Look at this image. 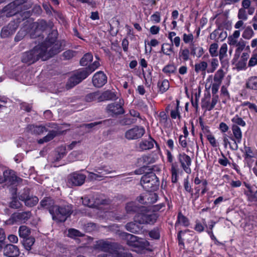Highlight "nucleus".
I'll list each match as a JSON object with an SVG mask.
<instances>
[{"label": "nucleus", "instance_id": "nucleus-1", "mask_svg": "<svg viewBox=\"0 0 257 257\" xmlns=\"http://www.w3.org/2000/svg\"><path fill=\"white\" fill-rule=\"evenodd\" d=\"M56 49L50 50V52H46L40 45L35 46L33 49L25 52L22 56V61L23 63L29 65L34 63L39 59H41L45 61L54 56V54L57 52Z\"/></svg>", "mask_w": 257, "mask_h": 257}, {"label": "nucleus", "instance_id": "nucleus-2", "mask_svg": "<svg viewBox=\"0 0 257 257\" xmlns=\"http://www.w3.org/2000/svg\"><path fill=\"white\" fill-rule=\"evenodd\" d=\"M53 24L51 22H46L44 20H40L37 22L31 23L29 26V31L31 38L34 39L41 36L45 31L50 32L53 29Z\"/></svg>", "mask_w": 257, "mask_h": 257}, {"label": "nucleus", "instance_id": "nucleus-3", "mask_svg": "<svg viewBox=\"0 0 257 257\" xmlns=\"http://www.w3.org/2000/svg\"><path fill=\"white\" fill-rule=\"evenodd\" d=\"M50 31L51 33H49L46 41L41 44L40 45L48 52H50L51 50H54V48L58 49L57 50L58 52L54 54V55H55L61 51L62 42L57 40L58 36L57 30L52 29Z\"/></svg>", "mask_w": 257, "mask_h": 257}, {"label": "nucleus", "instance_id": "nucleus-4", "mask_svg": "<svg viewBox=\"0 0 257 257\" xmlns=\"http://www.w3.org/2000/svg\"><path fill=\"white\" fill-rule=\"evenodd\" d=\"M51 215L53 220L57 222H64L72 213L71 205H64L59 206L56 205L54 210H51Z\"/></svg>", "mask_w": 257, "mask_h": 257}, {"label": "nucleus", "instance_id": "nucleus-5", "mask_svg": "<svg viewBox=\"0 0 257 257\" xmlns=\"http://www.w3.org/2000/svg\"><path fill=\"white\" fill-rule=\"evenodd\" d=\"M145 173L141 180L143 187L148 192L157 190L160 184L159 178L154 173Z\"/></svg>", "mask_w": 257, "mask_h": 257}, {"label": "nucleus", "instance_id": "nucleus-6", "mask_svg": "<svg viewBox=\"0 0 257 257\" xmlns=\"http://www.w3.org/2000/svg\"><path fill=\"white\" fill-rule=\"evenodd\" d=\"M158 214L157 213L151 211L141 212L135 216V222L140 224H154L158 218Z\"/></svg>", "mask_w": 257, "mask_h": 257}, {"label": "nucleus", "instance_id": "nucleus-7", "mask_svg": "<svg viewBox=\"0 0 257 257\" xmlns=\"http://www.w3.org/2000/svg\"><path fill=\"white\" fill-rule=\"evenodd\" d=\"M22 182V179L18 177L15 172L12 170H6L3 172V177L0 176V184L5 182L10 186H17Z\"/></svg>", "mask_w": 257, "mask_h": 257}, {"label": "nucleus", "instance_id": "nucleus-8", "mask_svg": "<svg viewBox=\"0 0 257 257\" xmlns=\"http://www.w3.org/2000/svg\"><path fill=\"white\" fill-rule=\"evenodd\" d=\"M32 215L30 211H25L22 212H15L12 214L10 218L7 220L10 224H14L17 223H25Z\"/></svg>", "mask_w": 257, "mask_h": 257}, {"label": "nucleus", "instance_id": "nucleus-9", "mask_svg": "<svg viewBox=\"0 0 257 257\" xmlns=\"http://www.w3.org/2000/svg\"><path fill=\"white\" fill-rule=\"evenodd\" d=\"M145 130L143 126H136L125 133V138L128 140H137L143 137Z\"/></svg>", "mask_w": 257, "mask_h": 257}, {"label": "nucleus", "instance_id": "nucleus-10", "mask_svg": "<svg viewBox=\"0 0 257 257\" xmlns=\"http://www.w3.org/2000/svg\"><path fill=\"white\" fill-rule=\"evenodd\" d=\"M96 247L102 251L103 253H106L112 249H120V245L115 242L100 240L97 242Z\"/></svg>", "mask_w": 257, "mask_h": 257}, {"label": "nucleus", "instance_id": "nucleus-11", "mask_svg": "<svg viewBox=\"0 0 257 257\" xmlns=\"http://www.w3.org/2000/svg\"><path fill=\"white\" fill-rule=\"evenodd\" d=\"M242 113L249 115V112L247 109H242L239 114H236L231 119L232 124L231 126L244 127L246 126V122L244 119L246 118V116L242 115Z\"/></svg>", "mask_w": 257, "mask_h": 257}, {"label": "nucleus", "instance_id": "nucleus-12", "mask_svg": "<svg viewBox=\"0 0 257 257\" xmlns=\"http://www.w3.org/2000/svg\"><path fill=\"white\" fill-rule=\"evenodd\" d=\"M124 249L120 245V249H112L106 253H101L97 257H133L130 253L123 251Z\"/></svg>", "mask_w": 257, "mask_h": 257}, {"label": "nucleus", "instance_id": "nucleus-13", "mask_svg": "<svg viewBox=\"0 0 257 257\" xmlns=\"http://www.w3.org/2000/svg\"><path fill=\"white\" fill-rule=\"evenodd\" d=\"M86 176L82 174L74 173L68 177V183L72 186H79L84 184Z\"/></svg>", "mask_w": 257, "mask_h": 257}, {"label": "nucleus", "instance_id": "nucleus-14", "mask_svg": "<svg viewBox=\"0 0 257 257\" xmlns=\"http://www.w3.org/2000/svg\"><path fill=\"white\" fill-rule=\"evenodd\" d=\"M138 201L143 204L150 205L155 203L158 199V195L155 193H147L138 197Z\"/></svg>", "mask_w": 257, "mask_h": 257}, {"label": "nucleus", "instance_id": "nucleus-15", "mask_svg": "<svg viewBox=\"0 0 257 257\" xmlns=\"http://www.w3.org/2000/svg\"><path fill=\"white\" fill-rule=\"evenodd\" d=\"M107 82V77L103 72L100 71L94 74L92 77V83L96 87H101Z\"/></svg>", "mask_w": 257, "mask_h": 257}, {"label": "nucleus", "instance_id": "nucleus-16", "mask_svg": "<svg viewBox=\"0 0 257 257\" xmlns=\"http://www.w3.org/2000/svg\"><path fill=\"white\" fill-rule=\"evenodd\" d=\"M231 128L232 132L233 137L230 138L233 142L234 150H236L238 148L237 144L240 143L242 140V132L239 126H231Z\"/></svg>", "mask_w": 257, "mask_h": 257}, {"label": "nucleus", "instance_id": "nucleus-17", "mask_svg": "<svg viewBox=\"0 0 257 257\" xmlns=\"http://www.w3.org/2000/svg\"><path fill=\"white\" fill-rule=\"evenodd\" d=\"M107 110L108 113H111L112 116L121 114L124 112L120 101L119 103L113 102L108 104L107 106Z\"/></svg>", "mask_w": 257, "mask_h": 257}, {"label": "nucleus", "instance_id": "nucleus-18", "mask_svg": "<svg viewBox=\"0 0 257 257\" xmlns=\"http://www.w3.org/2000/svg\"><path fill=\"white\" fill-rule=\"evenodd\" d=\"M125 210L127 214L140 213V212H143L145 210L144 206H140L135 202H130L126 203Z\"/></svg>", "mask_w": 257, "mask_h": 257}, {"label": "nucleus", "instance_id": "nucleus-19", "mask_svg": "<svg viewBox=\"0 0 257 257\" xmlns=\"http://www.w3.org/2000/svg\"><path fill=\"white\" fill-rule=\"evenodd\" d=\"M20 253L18 246L13 244H7L4 248V254L8 257H17Z\"/></svg>", "mask_w": 257, "mask_h": 257}, {"label": "nucleus", "instance_id": "nucleus-20", "mask_svg": "<svg viewBox=\"0 0 257 257\" xmlns=\"http://www.w3.org/2000/svg\"><path fill=\"white\" fill-rule=\"evenodd\" d=\"M161 168L159 166L153 165L150 162L147 165H144L140 169L135 171L136 174H142L144 173H153V172H160Z\"/></svg>", "mask_w": 257, "mask_h": 257}, {"label": "nucleus", "instance_id": "nucleus-21", "mask_svg": "<svg viewBox=\"0 0 257 257\" xmlns=\"http://www.w3.org/2000/svg\"><path fill=\"white\" fill-rule=\"evenodd\" d=\"M40 206L41 208L48 209L49 213L51 214L52 212L51 210H54V207L56 206L54 204V201L51 197H44L40 201Z\"/></svg>", "mask_w": 257, "mask_h": 257}, {"label": "nucleus", "instance_id": "nucleus-22", "mask_svg": "<svg viewBox=\"0 0 257 257\" xmlns=\"http://www.w3.org/2000/svg\"><path fill=\"white\" fill-rule=\"evenodd\" d=\"M121 236L122 238L126 240L127 244L129 246L136 247V245H137L139 238L138 236L126 232H122L121 233Z\"/></svg>", "mask_w": 257, "mask_h": 257}, {"label": "nucleus", "instance_id": "nucleus-23", "mask_svg": "<svg viewBox=\"0 0 257 257\" xmlns=\"http://www.w3.org/2000/svg\"><path fill=\"white\" fill-rule=\"evenodd\" d=\"M227 51V45L226 43H224L221 45L219 53V60L222 64L225 65L228 63Z\"/></svg>", "mask_w": 257, "mask_h": 257}, {"label": "nucleus", "instance_id": "nucleus-24", "mask_svg": "<svg viewBox=\"0 0 257 257\" xmlns=\"http://www.w3.org/2000/svg\"><path fill=\"white\" fill-rule=\"evenodd\" d=\"M95 171L100 174V175H98L95 173H91L90 177L92 179H97L98 178H102L104 177V176L110 172V171L108 170V169L105 167L102 168H96L95 169Z\"/></svg>", "mask_w": 257, "mask_h": 257}, {"label": "nucleus", "instance_id": "nucleus-25", "mask_svg": "<svg viewBox=\"0 0 257 257\" xmlns=\"http://www.w3.org/2000/svg\"><path fill=\"white\" fill-rule=\"evenodd\" d=\"M190 50L191 55L198 58L201 57L204 53V50L202 47L196 46L194 44L190 45Z\"/></svg>", "mask_w": 257, "mask_h": 257}, {"label": "nucleus", "instance_id": "nucleus-26", "mask_svg": "<svg viewBox=\"0 0 257 257\" xmlns=\"http://www.w3.org/2000/svg\"><path fill=\"white\" fill-rule=\"evenodd\" d=\"M116 98V95L113 91L106 90L102 93H99V101L114 100Z\"/></svg>", "mask_w": 257, "mask_h": 257}, {"label": "nucleus", "instance_id": "nucleus-27", "mask_svg": "<svg viewBox=\"0 0 257 257\" xmlns=\"http://www.w3.org/2000/svg\"><path fill=\"white\" fill-rule=\"evenodd\" d=\"M154 143H156L155 141L150 137L148 140L142 141L140 143L139 147L142 150H150L153 148Z\"/></svg>", "mask_w": 257, "mask_h": 257}, {"label": "nucleus", "instance_id": "nucleus-28", "mask_svg": "<svg viewBox=\"0 0 257 257\" xmlns=\"http://www.w3.org/2000/svg\"><path fill=\"white\" fill-rule=\"evenodd\" d=\"M17 5L18 2H14L9 4L4 8L5 11L10 10V12H8L7 14V17H11L18 13V10L17 9Z\"/></svg>", "mask_w": 257, "mask_h": 257}, {"label": "nucleus", "instance_id": "nucleus-29", "mask_svg": "<svg viewBox=\"0 0 257 257\" xmlns=\"http://www.w3.org/2000/svg\"><path fill=\"white\" fill-rule=\"evenodd\" d=\"M28 128L32 134L35 135H40L47 132L46 128L42 125H30L28 126Z\"/></svg>", "mask_w": 257, "mask_h": 257}, {"label": "nucleus", "instance_id": "nucleus-30", "mask_svg": "<svg viewBox=\"0 0 257 257\" xmlns=\"http://www.w3.org/2000/svg\"><path fill=\"white\" fill-rule=\"evenodd\" d=\"M125 228L133 233H138L141 230L140 226L135 222H130L125 225Z\"/></svg>", "mask_w": 257, "mask_h": 257}, {"label": "nucleus", "instance_id": "nucleus-31", "mask_svg": "<svg viewBox=\"0 0 257 257\" xmlns=\"http://www.w3.org/2000/svg\"><path fill=\"white\" fill-rule=\"evenodd\" d=\"M190 51L187 48H181L179 52V59L181 61H187L189 59Z\"/></svg>", "mask_w": 257, "mask_h": 257}, {"label": "nucleus", "instance_id": "nucleus-32", "mask_svg": "<svg viewBox=\"0 0 257 257\" xmlns=\"http://www.w3.org/2000/svg\"><path fill=\"white\" fill-rule=\"evenodd\" d=\"M179 100H176V103H173L175 105V108L171 111L170 115L173 119H176L177 117L179 119H181V115L180 112Z\"/></svg>", "mask_w": 257, "mask_h": 257}, {"label": "nucleus", "instance_id": "nucleus-33", "mask_svg": "<svg viewBox=\"0 0 257 257\" xmlns=\"http://www.w3.org/2000/svg\"><path fill=\"white\" fill-rule=\"evenodd\" d=\"M208 66V64L205 61H201L198 63H196L195 64L194 69L195 71L198 73L199 72H202V74H205V71L207 69Z\"/></svg>", "mask_w": 257, "mask_h": 257}, {"label": "nucleus", "instance_id": "nucleus-34", "mask_svg": "<svg viewBox=\"0 0 257 257\" xmlns=\"http://www.w3.org/2000/svg\"><path fill=\"white\" fill-rule=\"evenodd\" d=\"M58 134L57 131H50L47 136L44 137L41 139H40L38 141V143L40 144H42L45 142H48L53 140L56 136Z\"/></svg>", "mask_w": 257, "mask_h": 257}, {"label": "nucleus", "instance_id": "nucleus-35", "mask_svg": "<svg viewBox=\"0 0 257 257\" xmlns=\"http://www.w3.org/2000/svg\"><path fill=\"white\" fill-rule=\"evenodd\" d=\"M246 87L252 90H257V76L249 78L246 81Z\"/></svg>", "mask_w": 257, "mask_h": 257}, {"label": "nucleus", "instance_id": "nucleus-36", "mask_svg": "<svg viewBox=\"0 0 257 257\" xmlns=\"http://www.w3.org/2000/svg\"><path fill=\"white\" fill-rule=\"evenodd\" d=\"M75 75L78 77L80 81H82L83 79H85L88 75L91 74V72L87 67L80 69L75 72Z\"/></svg>", "mask_w": 257, "mask_h": 257}, {"label": "nucleus", "instance_id": "nucleus-37", "mask_svg": "<svg viewBox=\"0 0 257 257\" xmlns=\"http://www.w3.org/2000/svg\"><path fill=\"white\" fill-rule=\"evenodd\" d=\"M81 82L80 79L77 77V76L74 74L73 75L71 76L68 79L66 86L68 88H71Z\"/></svg>", "mask_w": 257, "mask_h": 257}, {"label": "nucleus", "instance_id": "nucleus-38", "mask_svg": "<svg viewBox=\"0 0 257 257\" xmlns=\"http://www.w3.org/2000/svg\"><path fill=\"white\" fill-rule=\"evenodd\" d=\"M224 75V72L222 69H220L218 70L214 76V83L221 84Z\"/></svg>", "mask_w": 257, "mask_h": 257}, {"label": "nucleus", "instance_id": "nucleus-39", "mask_svg": "<svg viewBox=\"0 0 257 257\" xmlns=\"http://www.w3.org/2000/svg\"><path fill=\"white\" fill-rule=\"evenodd\" d=\"M29 26L27 27L26 25L22 28L16 36L15 40L16 41H19L22 39L27 33H29V31L30 30H29Z\"/></svg>", "mask_w": 257, "mask_h": 257}, {"label": "nucleus", "instance_id": "nucleus-40", "mask_svg": "<svg viewBox=\"0 0 257 257\" xmlns=\"http://www.w3.org/2000/svg\"><path fill=\"white\" fill-rule=\"evenodd\" d=\"M250 0H242L241 2V8H244L247 10V13L249 15H252L254 12V9L250 7Z\"/></svg>", "mask_w": 257, "mask_h": 257}, {"label": "nucleus", "instance_id": "nucleus-41", "mask_svg": "<svg viewBox=\"0 0 257 257\" xmlns=\"http://www.w3.org/2000/svg\"><path fill=\"white\" fill-rule=\"evenodd\" d=\"M162 71L164 73L169 75L176 72L177 67L173 64H169L163 68Z\"/></svg>", "mask_w": 257, "mask_h": 257}, {"label": "nucleus", "instance_id": "nucleus-42", "mask_svg": "<svg viewBox=\"0 0 257 257\" xmlns=\"http://www.w3.org/2000/svg\"><path fill=\"white\" fill-rule=\"evenodd\" d=\"M31 231L29 228L25 225H22L19 227V236L23 238L27 237L30 234Z\"/></svg>", "mask_w": 257, "mask_h": 257}, {"label": "nucleus", "instance_id": "nucleus-43", "mask_svg": "<svg viewBox=\"0 0 257 257\" xmlns=\"http://www.w3.org/2000/svg\"><path fill=\"white\" fill-rule=\"evenodd\" d=\"M161 50L164 54L170 55L171 53L173 51V43H164L162 45Z\"/></svg>", "mask_w": 257, "mask_h": 257}, {"label": "nucleus", "instance_id": "nucleus-44", "mask_svg": "<svg viewBox=\"0 0 257 257\" xmlns=\"http://www.w3.org/2000/svg\"><path fill=\"white\" fill-rule=\"evenodd\" d=\"M35 241V239L33 237H26L24 238L23 244L27 250H30L34 244Z\"/></svg>", "mask_w": 257, "mask_h": 257}, {"label": "nucleus", "instance_id": "nucleus-45", "mask_svg": "<svg viewBox=\"0 0 257 257\" xmlns=\"http://www.w3.org/2000/svg\"><path fill=\"white\" fill-rule=\"evenodd\" d=\"M92 55L89 53H86L81 59L80 64L82 66H86L92 61Z\"/></svg>", "mask_w": 257, "mask_h": 257}, {"label": "nucleus", "instance_id": "nucleus-46", "mask_svg": "<svg viewBox=\"0 0 257 257\" xmlns=\"http://www.w3.org/2000/svg\"><path fill=\"white\" fill-rule=\"evenodd\" d=\"M39 199L35 196L30 195L28 199L25 201V204L28 207H33L35 206L38 202Z\"/></svg>", "mask_w": 257, "mask_h": 257}, {"label": "nucleus", "instance_id": "nucleus-47", "mask_svg": "<svg viewBox=\"0 0 257 257\" xmlns=\"http://www.w3.org/2000/svg\"><path fill=\"white\" fill-rule=\"evenodd\" d=\"M158 86L161 93H163L169 88L170 84L168 80L165 79L161 82H159Z\"/></svg>", "mask_w": 257, "mask_h": 257}, {"label": "nucleus", "instance_id": "nucleus-48", "mask_svg": "<svg viewBox=\"0 0 257 257\" xmlns=\"http://www.w3.org/2000/svg\"><path fill=\"white\" fill-rule=\"evenodd\" d=\"M254 35V32L251 29V28L249 26L246 28V29L243 31L242 37L246 40H249L251 39L253 36Z\"/></svg>", "mask_w": 257, "mask_h": 257}, {"label": "nucleus", "instance_id": "nucleus-49", "mask_svg": "<svg viewBox=\"0 0 257 257\" xmlns=\"http://www.w3.org/2000/svg\"><path fill=\"white\" fill-rule=\"evenodd\" d=\"M177 222L182 224L184 226H188L189 225L188 219L184 216L181 212H179L177 217Z\"/></svg>", "mask_w": 257, "mask_h": 257}, {"label": "nucleus", "instance_id": "nucleus-50", "mask_svg": "<svg viewBox=\"0 0 257 257\" xmlns=\"http://www.w3.org/2000/svg\"><path fill=\"white\" fill-rule=\"evenodd\" d=\"M99 92L96 91L88 94L85 97V99L88 102L95 100H97L99 101Z\"/></svg>", "mask_w": 257, "mask_h": 257}, {"label": "nucleus", "instance_id": "nucleus-51", "mask_svg": "<svg viewBox=\"0 0 257 257\" xmlns=\"http://www.w3.org/2000/svg\"><path fill=\"white\" fill-rule=\"evenodd\" d=\"M13 33L14 32L11 30L10 26L9 25L8 26L4 27L2 29L1 35L2 38H5L8 37L10 35H12Z\"/></svg>", "mask_w": 257, "mask_h": 257}, {"label": "nucleus", "instance_id": "nucleus-52", "mask_svg": "<svg viewBox=\"0 0 257 257\" xmlns=\"http://www.w3.org/2000/svg\"><path fill=\"white\" fill-rule=\"evenodd\" d=\"M247 10L244 8L239 9L237 14V17L239 20L246 21L248 19Z\"/></svg>", "mask_w": 257, "mask_h": 257}, {"label": "nucleus", "instance_id": "nucleus-53", "mask_svg": "<svg viewBox=\"0 0 257 257\" xmlns=\"http://www.w3.org/2000/svg\"><path fill=\"white\" fill-rule=\"evenodd\" d=\"M22 206L17 197H13L10 203V207L13 209H19Z\"/></svg>", "mask_w": 257, "mask_h": 257}, {"label": "nucleus", "instance_id": "nucleus-54", "mask_svg": "<svg viewBox=\"0 0 257 257\" xmlns=\"http://www.w3.org/2000/svg\"><path fill=\"white\" fill-rule=\"evenodd\" d=\"M30 196V189L29 188H25L23 192L19 195V198L25 202Z\"/></svg>", "mask_w": 257, "mask_h": 257}, {"label": "nucleus", "instance_id": "nucleus-55", "mask_svg": "<svg viewBox=\"0 0 257 257\" xmlns=\"http://www.w3.org/2000/svg\"><path fill=\"white\" fill-rule=\"evenodd\" d=\"M218 44L217 43H213L210 45L209 51L212 57H216L218 55L217 52Z\"/></svg>", "mask_w": 257, "mask_h": 257}, {"label": "nucleus", "instance_id": "nucleus-56", "mask_svg": "<svg viewBox=\"0 0 257 257\" xmlns=\"http://www.w3.org/2000/svg\"><path fill=\"white\" fill-rule=\"evenodd\" d=\"M150 245V243L148 241L142 239L138 238L137 245L136 247H139L141 248H146Z\"/></svg>", "mask_w": 257, "mask_h": 257}, {"label": "nucleus", "instance_id": "nucleus-57", "mask_svg": "<svg viewBox=\"0 0 257 257\" xmlns=\"http://www.w3.org/2000/svg\"><path fill=\"white\" fill-rule=\"evenodd\" d=\"M76 54V52L73 50H67L65 51L63 54L62 56L65 60H69L74 57Z\"/></svg>", "mask_w": 257, "mask_h": 257}, {"label": "nucleus", "instance_id": "nucleus-58", "mask_svg": "<svg viewBox=\"0 0 257 257\" xmlns=\"http://www.w3.org/2000/svg\"><path fill=\"white\" fill-rule=\"evenodd\" d=\"M227 37L226 32L221 31L220 30H216V41H222Z\"/></svg>", "mask_w": 257, "mask_h": 257}, {"label": "nucleus", "instance_id": "nucleus-59", "mask_svg": "<svg viewBox=\"0 0 257 257\" xmlns=\"http://www.w3.org/2000/svg\"><path fill=\"white\" fill-rule=\"evenodd\" d=\"M242 106H247L251 111L257 112V105L249 101H244L241 104Z\"/></svg>", "mask_w": 257, "mask_h": 257}, {"label": "nucleus", "instance_id": "nucleus-60", "mask_svg": "<svg viewBox=\"0 0 257 257\" xmlns=\"http://www.w3.org/2000/svg\"><path fill=\"white\" fill-rule=\"evenodd\" d=\"M68 236L70 237L82 236L83 234L77 229L71 228L68 230Z\"/></svg>", "mask_w": 257, "mask_h": 257}, {"label": "nucleus", "instance_id": "nucleus-61", "mask_svg": "<svg viewBox=\"0 0 257 257\" xmlns=\"http://www.w3.org/2000/svg\"><path fill=\"white\" fill-rule=\"evenodd\" d=\"M218 65V61L216 58H213L211 60V68L207 70L208 73H212L217 68Z\"/></svg>", "mask_w": 257, "mask_h": 257}, {"label": "nucleus", "instance_id": "nucleus-62", "mask_svg": "<svg viewBox=\"0 0 257 257\" xmlns=\"http://www.w3.org/2000/svg\"><path fill=\"white\" fill-rule=\"evenodd\" d=\"M249 57V54L247 53H243L241 57V60L239 62L238 65L241 67L245 66L246 62Z\"/></svg>", "mask_w": 257, "mask_h": 257}, {"label": "nucleus", "instance_id": "nucleus-63", "mask_svg": "<svg viewBox=\"0 0 257 257\" xmlns=\"http://www.w3.org/2000/svg\"><path fill=\"white\" fill-rule=\"evenodd\" d=\"M206 137L208 141L209 142L210 144L212 147H217L218 146V144L216 142L215 138L213 135L209 134L207 135Z\"/></svg>", "mask_w": 257, "mask_h": 257}, {"label": "nucleus", "instance_id": "nucleus-64", "mask_svg": "<svg viewBox=\"0 0 257 257\" xmlns=\"http://www.w3.org/2000/svg\"><path fill=\"white\" fill-rule=\"evenodd\" d=\"M257 65V53H254L252 55L251 57L248 62V66L249 67H253Z\"/></svg>", "mask_w": 257, "mask_h": 257}]
</instances>
